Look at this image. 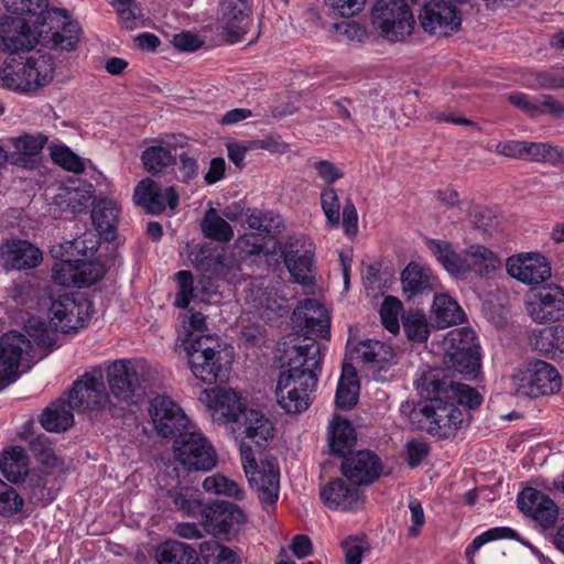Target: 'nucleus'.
<instances>
[{
    "label": "nucleus",
    "mask_w": 564,
    "mask_h": 564,
    "mask_svg": "<svg viewBox=\"0 0 564 564\" xmlns=\"http://www.w3.org/2000/svg\"><path fill=\"white\" fill-rule=\"evenodd\" d=\"M443 371L430 369L414 381L424 404L412 413V421L419 430L442 438L453 437L464 423L459 405L478 408L481 394L474 388L452 380L442 379Z\"/></svg>",
    "instance_id": "f257e3e1"
},
{
    "label": "nucleus",
    "mask_w": 564,
    "mask_h": 564,
    "mask_svg": "<svg viewBox=\"0 0 564 564\" xmlns=\"http://www.w3.org/2000/svg\"><path fill=\"white\" fill-rule=\"evenodd\" d=\"M325 347L319 343L294 346L288 352V368L276 381L275 398L286 413L305 412L313 401Z\"/></svg>",
    "instance_id": "f03ea898"
},
{
    "label": "nucleus",
    "mask_w": 564,
    "mask_h": 564,
    "mask_svg": "<svg viewBox=\"0 0 564 564\" xmlns=\"http://www.w3.org/2000/svg\"><path fill=\"white\" fill-rule=\"evenodd\" d=\"M206 318L199 312L182 315L183 345L192 373L204 383L228 379L232 351L214 335H199Z\"/></svg>",
    "instance_id": "7ed1b4c3"
},
{
    "label": "nucleus",
    "mask_w": 564,
    "mask_h": 564,
    "mask_svg": "<svg viewBox=\"0 0 564 564\" xmlns=\"http://www.w3.org/2000/svg\"><path fill=\"white\" fill-rule=\"evenodd\" d=\"M91 316V304L82 294L70 293L58 296L52 302L46 323L32 315L24 322V330L39 345L50 346L55 333H72L84 327Z\"/></svg>",
    "instance_id": "20e7f679"
},
{
    "label": "nucleus",
    "mask_w": 564,
    "mask_h": 564,
    "mask_svg": "<svg viewBox=\"0 0 564 564\" xmlns=\"http://www.w3.org/2000/svg\"><path fill=\"white\" fill-rule=\"evenodd\" d=\"M425 245L444 270L457 279H467L469 275L490 278L502 264L496 251L480 243H473L462 252L447 240L426 238Z\"/></svg>",
    "instance_id": "39448f33"
},
{
    "label": "nucleus",
    "mask_w": 564,
    "mask_h": 564,
    "mask_svg": "<svg viewBox=\"0 0 564 564\" xmlns=\"http://www.w3.org/2000/svg\"><path fill=\"white\" fill-rule=\"evenodd\" d=\"M7 10L0 22V47L11 54L29 51L41 43L40 11L46 0H2Z\"/></svg>",
    "instance_id": "423d86ee"
},
{
    "label": "nucleus",
    "mask_w": 564,
    "mask_h": 564,
    "mask_svg": "<svg viewBox=\"0 0 564 564\" xmlns=\"http://www.w3.org/2000/svg\"><path fill=\"white\" fill-rule=\"evenodd\" d=\"M112 395L127 403H137L156 376V370L144 360H116L106 367Z\"/></svg>",
    "instance_id": "0eeeda50"
},
{
    "label": "nucleus",
    "mask_w": 564,
    "mask_h": 564,
    "mask_svg": "<svg viewBox=\"0 0 564 564\" xmlns=\"http://www.w3.org/2000/svg\"><path fill=\"white\" fill-rule=\"evenodd\" d=\"M243 471L249 485L254 488L262 502L273 505L279 498L280 469L274 459L257 462L252 448L241 443L239 446Z\"/></svg>",
    "instance_id": "6e6552de"
},
{
    "label": "nucleus",
    "mask_w": 564,
    "mask_h": 564,
    "mask_svg": "<svg viewBox=\"0 0 564 564\" xmlns=\"http://www.w3.org/2000/svg\"><path fill=\"white\" fill-rule=\"evenodd\" d=\"M413 13L404 0H379L372 10V24L390 42L408 39L414 29Z\"/></svg>",
    "instance_id": "1a4fd4ad"
},
{
    "label": "nucleus",
    "mask_w": 564,
    "mask_h": 564,
    "mask_svg": "<svg viewBox=\"0 0 564 564\" xmlns=\"http://www.w3.org/2000/svg\"><path fill=\"white\" fill-rule=\"evenodd\" d=\"M511 380L516 394L530 398L554 393L561 387L558 371L543 360L529 362L518 369Z\"/></svg>",
    "instance_id": "9d476101"
},
{
    "label": "nucleus",
    "mask_w": 564,
    "mask_h": 564,
    "mask_svg": "<svg viewBox=\"0 0 564 564\" xmlns=\"http://www.w3.org/2000/svg\"><path fill=\"white\" fill-rule=\"evenodd\" d=\"M40 11L41 43L56 51H72L79 42V24L70 20L63 10L46 9Z\"/></svg>",
    "instance_id": "9b49d317"
},
{
    "label": "nucleus",
    "mask_w": 564,
    "mask_h": 564,
    "mask_svg": "<svg viewBox=\"0 0 564 564\" xmlns=\"http://www.w3.org/2000/svg\"><path fill=\"white\" fill-rule=\"evenodd\" d=\"M175 460L186 470L207 471L217 464V453L210 442L196 431L182 432L173 446Z\"/></svg>",
    "instance_id": "f8f14e48"
},
{
    "label": "nucleus",
    "mask_w": 564,
    "mask_h": 564,
    "mask_svg": "<svg viewBox=\"0 0 564 564\" xmlns=\"http://www.w3.org/2000/svg\"><path fill=\"white\" fill-rule=\"evenodd\" d=\"M104 376L105 369L98 366L76 380L68 395L69 406L74 410L93 411L106 405L109 395Z\"/></svg>",
    "instance_id": "ddd939ff"
},
{
    "label": "nucleus",
    "mask_w": 564,
    "mask_h": 564,
    "mask_svg": "<svg viewBox=\"0 0 564 564\" xmlns=\"http://www.w3.org/2000/svg\"><path fill=\"white\" fill-rule=\"evenodd\" d=\"M292 322L310 344L317 343L316 338L329 336V316L327 310L316 300L301 301L293 311Z\"/></svg>",
    "instance_id": "4468645a"
},
{
    "label": "nucleus",
    "mask_w": 564,
    "mask_h": 564,
    "mask_svg": "<svg viewBox=\"0 0 564 564\" xmlns=\"http://www.w3.org/2000/svg\"><path fill=\"white\" fill-rule=\"evenodd\" d=\"M245 522L243 511L228 501H214L206 505L203 510L202 525L207 533L216 538H227Z\"/></svg>",
    "instance_id": "2eb2a0df"
},
{
    "label": "nucleus",
    "mask_w": 564,
    "mask_h": 564,
    "mask_svg": "<svg viewBox=\"0 0 564 564\" xmlns=\"http://www.w3.org/2000/svg\"><path fill=\"white\" fill-rule=\"evenodd\" d=\"M419 20L425 32L441 36L451 35L462 24L459 11L448 0L425 3L420 11Z\"/></svg>",
    "instance_id": "dca6fc26"
},
{
    "label": "nucleus",
    "mask_w": 564,
    "mask_h": 564,
    "mask_svg": "<svg viewBox=\"0 0 564 564\" xmlns=\"http://www.w3.org/2000/svg\"><path fill=\"white\" fill-rule=\"evenodd\" d=\"M149 413L155 431L163 437L181 434L191 424L183 409L165 395H158L151 401Z\"/></svg>",
    "instance_id": "f3484780"
},
{
    "label": "nucleus",
    "mask_w": 564,
    "mask_h": 564,
    "mask_svg": "<svg viewBox=\"0 0 564 564\" xmlns=\"http://www.w3.org/2000/svg\"><path fill=\"white\" fill-rule=\"evenodd\" d=\"M314 243L305 237L290 238L282 252L284 263L294 281L311 285L314 280Z\"/></svg>",
    "instance_id": "a211bd4d"
},
{
    "label": "nucleus",
    "mask_w": 564,
    "mask_h": 564,
    "mask_svg": "<svg viewBox=\"0 0 564 564\" xmlns=\"http://www.w3.org/2000/svg\"><path fill=\"white\" fill-rule=\"evenodd\" d=\"M199 401L218 424L238 422L243 410L241 397L231 389H205L199 395Z\"/></svg>",
    "instance_id": "6ab92c4d"
},
{
    "label": "nucleus",
    "mask_w": 564,
    "mask_h": 564,
    "mask_svg": "<svg viewBox=\"0 0 564 564\" xmlns=\"http://www.w3.org/2000/svg\"><path fill=\"white\" fill-rule=\"evenodd\" d=\"M506 269L511 278L524 284H540L551 276V265L539 252L511 256L507 259Z\"/></svg>",
    "instance_id": "aec40b11"
},
{
    "label": "nucleus",
    "mask_w": 564,
    "mask_h": 564,
    "mask_svg": "<svg viewBox=\"0 0 564 564\" xmlns=\"http://www.w3.org/2000/svg\"><path fill=\"white\" fill-rule=\"evenodd\" d=\"M31 349V340L19 332L12 330L0 337V384L17 380L20 362Z\"/></svg>",
    "instance_id": "412c9836"
},
{
    "label": "nucleus",
    "mask_w": 564,
    "mask_h": 564,
    "mask_svg": "<svg viewBox=\"0 0 564 564\" xmlns=\"http://www.w3.org/2000/svg\"><path fill=\"white\" fill-rule=\"evenodd\" d=\"M527 311L541 324L561 319L564 317V289L552 284L535 291L527 302Z\"/></svg>",
    "instance_id": "4be33fe9"
},
{
    "label": "nucleus",
    "mask_w": 564,
    "mask_h": 564,
    "mask_svg": "<svg viewBox=\"0 0 564 564\" xmlns=\"http://www.w3.org/2000/svg\"><path fill=\"white\" fill-rule=\"evenodd\" d=\"M347 348L352 360L362 362L373 373L387 370L394 362L392 347L380 340L366 339L355 344L349 339Z\"/></svg>",
    "instance_id": "5701e85b"
},
{
    "label": "nucleus",
    "mask_w": 564,
    "mask_h": 564,
    "mask_svg": "<svg viewBox=\"0 0 564 564\" xmlns=\"http://www.w3.org/2000/svg\"><path fill=\"white\" fill-rule=\"evenodd\" d=\"M246 303L260 316L271 319L284 311V297L265 279L251 280L246 288Z\"/></svg>",
    "instance_id": "b1692460"
},
{
    "label": "nucleus",
    "mask_w": 564,
    "mask_h": 564,
    "mask_svg": "<svg viewBox=\"0 0 564 564\" xmlns=\"http://www.w3.org/2000/svg\"><path fill=\"white\" fill-rule=\"evenodd\" d=\"M133 200L147 213L160 214L166 208L174 210L178 204V195L173 187L161 188L155 181L147 177L135 186Z\"/></svg>",
    "instance_id": "393cba45"
},
{
    "label": "nucleus",
    "mask_w": 564,
    "mask_h": 564,
    "mask_svg": "<svg viewBox=\"0 0 564 564\" xmlns=\"http://www.w3.org/2000/svg\"><path fill=\"white\" fill-rule=\"evenodd\" d=\"M42 260V251L28 240L11 239L0 245V265L6 271L33 269Z\"/></svg>",
    "instance_id": "a878e982"
},
{
    "label": "nucleus",
    "mask_w": 564,
    "mask_h": 564,
    "mask_svg": "<svg viewBox=\"0 0 564 564\" xmlns=\"http://www.w3.org/2000/svg\"><path fill=\"white\" fill-rule=\"evenodd\" d=\"M45 142L46 138L42 134H22L9 139L4 143L9 164L24 169L34 167Z\"/></svg>",
    "instance_id": "bb28decb"
},
{
    "label": "nucleus",
    "mask_w": 564,
    "mask_h": 564,
    "mask_svg": "<svg viewBox=\"0 0 564 564\" xmlns=\"http://www.w3.org/2000/svg\"><path fill=\"white\" fill-rule=\"evenodd\" d=\"M344 475L356 485L373 482L382 471L379 457L370 451H360L346 457L341 466Z\"/></svg>",
    "instance_id": "cd10ccee"
},
{
    "label": "nucleus",
    "mask_w": 564,
    "mask_h": 564,
    "mask_svg": "<svg viewBox=\"0 0 564 564\" xmlns=\"http://www.w3.org/2000/svg\"><path fill=\"white\" fill-rule=\"evenodd\" d=\"M518 505L521 511L528 513L542 527H550L557 519L558 510L554 501L536 489H523L518 496Z\"/></svg>",
    "instance_id": "c85d7f7f"
},
{
    "label": "nucleus",
    "mask_w": 564,
    "mask_h": 564,
    "mask_svg": "<svg viewBox=\"0 0 564 564\" xmlns=\"http://www.w3.org/2000/svg\"><path fill=\"white\" fill-rule=\"evenodd\" d=\"M325 505L333 509L352 510L362 505V492L358 487L348 486L343 479L330 481L321 491Z\"/></svg>",
    "instance_id": "c756f323"
},
{
    "label": "nucleus",
    "mask_w": 564,
    "mask_h": 564,
    "mask_svg": "<svg viewBox=\"0 0 564 564\" xmlns=\"http://www.w3.org/2000/svg\"><path fill=\"white\" fill-rule=\"evenodd\" d=\"M401 282L403 292L409 299L433 291L437 285V280L431 268L415 261L404 268Z\"/></svg>",
    "instance_id": "7c9ffc66"
},
{
    "label": "nucleus",
    "mask_w": 564,
    "mask_h": 564,
    "mask_svg": "<svg viewBox=\"0 0 564 564\" xmlns=\"http://www.w3.org/2000/svg\"><path fill=\"white\" fill-rule=\"evenodd\" d=\"M530 344L534 350L546 358L564 356V326L557 325L532 330Z\"/></svg>",
    "instance_id": "2f4dec72"
},
{
    "label": "nucleus",
    "mask_w": 564,
    "mask_h": 564,
    "mask_svg": "<svg viewBox=\"0 0 564 564\" xmlns=\"http://www.w3.org/2000/svg\"><path fill=\"white\" fill-rule=\"evenodd\" d=\"M0 79L8 89L23 94L34 93L25 58L8 57L0 69Z\"/></svg>",
    "instance_id": "473e14b6"
},
{
    "label": "nucleus",
    "mask_w": 564,
    "mask_h": 564,
    "mask_svg": "<svg viewBox=\"0 0 564 564\" xmlns=\"http://www.w3.org/2000/svg\"><path fill=\"white\" fill-rule=\"evenodd\" d=\"M173 138L155 139L142 152L141 161L149 173L160 174L175 164V154L171 143Z\"/></svg>",
    "instance_id": "72a5a7b5"
},
{
    "label": "nucleus",
    "mask_w": 564,
    "mask_h": 564,
    "mask_svg": "<svg viewBox=\"0 0 564 564\" xmlns=\"http://www.w3.org/2000/svg\"><path fill=\"white\" fill-rule=\"evenodd\" d=\"M359 388L355 367L349 364H344L335 395L336 406L347 411L356 405L359 397Z\"/></svg>",
    "instance_id": "f704fd0d"
},
{
    "label": "nucleus",
    "mask_w": 564,
    "mask_h": 564,
    "mask_svg": "<svg viewBox=\"0 0 564 564\" xmlns=\"http://www.w3.org/2000/svg\"><path fill=\"white\" fill-rule=\"evenodd\" d=\"M25 59L34 93L52 83L55 63L50 54L36 51Z\"/></svg>",
    "instance_id": "c9c22d12"
},
{
    "label": "nucleus",
    "mask_w": 564,
    "mask_h": 564,
    "mask_svg": "<svg viewBox=\"0 0 564 564\" xmlns=\"http://www.w3.org/2000/svg\"><path fill=\"white\" fill-rule=\"evenodd\" d=\"M98 240L94 234H85L73 240L53 246L51 254L54 258L70 256L73 258L90 260V257L97 251Z\"/></svg>",
    "instance_id": "e433bc0d"
},
{
    "label": "nucleus",
    "mask_w": 564,
    "mask_h": 564,
    "mask_svg": "<svg viewBox=\"0 0 564 564\" xmlns=\"http://www.w3.org/2000/svg\"><path fill=\"white\" fill-rule=\"evenodd\" d=\"M0 471L10 481L18 482L29 473V458L20 446L6 449L0 458Z\"/></svg>",
    "instance_id": "4c0bfd02"
},
{
    "label": "nucleus",
    "mask_w": 564,
    "mask_h": 564,
    "mask_svg": "<svg viewBox=\"0 0 564 564\" xmlns=\"http://www.w3.org/2000/svg\"><path fill=\"white\" fill-rule=\"evenodd\" d=\"M159 564H197L198 554L191 545L169 540L156 550Z\"/></svg>",
    "instance_id": "58836bf2"
},
{
    "label": "nucleus",
    "mask_w": 564,
    "mask_h": 564,
    "mask_svg": "<svg viewBox=\"0 0 564 564\" xmlns=\"http://www.w3.org/2000/svg\"><path fill=\"white\" fill-rule=\"evenodd\" d=\"M356 443V432L350 422L338 416L328 426V444L334 454L344 455Z\"/></svg>",
    "instance_id": "ea45409f"
},
{
    "label": "nucleus",
    "mask_w": 564,
    "mask_h": 564,
    "mask_svg": "<svg viewBox=\"0 0 564 564\" xmlns=\"http://www.w3.org/2000/svg\"><path fill=\"white\" fill-rule=\"evenodd\" d=\"M245 434L257 444L273 438L274 427L270 419L258 410H242Z\"/></svg>",
    "instance_id": "a19ab883"
},
{
    "label": "nucleus",
    "mask_w": 564,
    "mask_h": 564,
    "mask_svg": "<svg viewBox=\"0 0 564 564\" xmlns=\"http://www.w3.org/2000/svg\"><path fill=\"white\" fill-rule=\"evenodd\" d=\"M433 314L437 326L441 328L460 323L465 317L458 303L447 294L435 295Z\"/></svg>",
    "instance_id": "79ce46f5"
},
{
    "label": "nucleus",
    "mask_w": 564,
    "mask_h": 564,
    "mask_svg": "<svg viewBox=\"0 0 564 564\" xmlns=\"http://www.w3.org/2000/svg\"><path fill=\"white\" fill-rule=\"evenodd\" d=\"M202 487L209 495L225 496L236 500H243L246 495L239 482L220 473L207 476L203 480Z\"/></svg>",
    "instance_id": "37998d69"
},
{
    "label": "nucleus",
    "mask_w": 564,
    "mask_h": 564,
    "mask_svg": "<svg viewBox=\"0 0 564 564\" xmlns=\"http://www.w3.org/2000/svg\"><path fill=\"white\" fill-rule=\"evenodd\" d=\"M69 403H52L41 415V424L48 432H61L70 427L74 423V415Z\"/></svg>",
    "instance_id": "c03bdc74"
},
{
    "label": "nucleus",
    "mask_w": 564,
    "mask_h": 564,
    "mask_svg": "<svg viewBox=\"0 0 564 564\" xmlns=\"http://www.w3.org/2000/svg\"><path fill=\"white\" fill-rule=\"evenodd\" d=\"M445 360L449 368L471 378L480 370V349L468 351L449 350V354H445Z\"/></svg>",
    "instance_id": "a18cd8bd"
},
{
    "label": "nucleus",
    "mask_w": 564,
    "mask_h": 564,
    "mask_svg": "<svg viewBox=\"0 0 564 564\" xmlns=\"http://www.w3.org/2000/svg\"><path fill=\"white\" fill-rule=\"evenodd\" d=\"M171 497L175 508L187 517H203L205 505L200 498V494L193 487H182L175 489Z\"/></svg>",
    "instance_id": "49530a36"
},
{
    "label": "nucleus",
    "mask_w": 564,
    "mask_h": 564,
    "mask_svg": "<svg viewBox=\"0 0 564 564\" xmlns=\"http://www.w3.org/2000/svg\"><path fill=\"white\" fill-rule=\"evenodd\" d=\"M200 228L205 237L219 242H228L234 236L231 226L215 208H209L205 213Z\"/></svg>",
    "instance_id": "de8ad7c7"
},
{
    "label": "nucleus",
    "mask_w": 564,
    "mask_h": 564,
    "mask_svg": "<svg viewBox=\"0 0 564 564\" xmlns=\"http://www.w3.org/2000/svg\"><path fill=\"white\" fill-rule=\"evenodd\" d=\"M94 196L91 184L82 183L76 187H65L58 194V205H66L72 213H79L87 207Z\"/></svg>",
    "instance_id": "09e8293b"
},
{
    "label": "nucleus",
    "mask_w": 564,
    "mask_h": 564,
    "mask_svg": "<svg viewBox=\"0 0 564 564\" xmlns=\"http://www.w3.org/2000/svg\"><path fill=\"white\" fill-rule=\"evenodd\" d=\"M119 215V208L115 200L105 199L95 206L91 212L93 224L100 234H112Z\"/></svg>",
    "instance_id": "8fccbe9b"
},
{
    "label": "nucleus",
    "mask_w": 564,
    "mask_h": 564,
    "mask_svg": "<svg viewBox=\"0 0 564 564\" xmlns=\"http://www.w3.org/2000/svg\"><path fill=\"white\" fill-rule=\"evenodd\" d=\"M251 19L240 8L232 7L223 17V29L230 42L239 41L249 30Z\"/></svg>",
    "instance_id": "3c124183"
},
{
    "label": "nucleus",
    "mask_w": 564,
    "mask_h": 564,
    "mask_svg": "<svg viewBox=\"0 0 564 564\" xmlns=\"http://www.w3.org/2000/svg\"><path fill=\"white\" fill-rule=\"evenodd\" d=\"M445 354L449 350L468 351L480 349L475 332L469 327L455 328L448 332L443 340Z\"/></svg>",
    "instance_id": "603ef678"
},
{
    "label": "nucleus",
    "mask_w": 564,
    "mask_h": 564,
    "mask_svg": "<svg viewBox=\"0 0 564 564\" xmlns=\"http://www.w3.org/2000/svg\"><path fill=\"white\" fill-rule=\"evenodd\" d=\"M402 323L408 338L412 341H426L430 335V324L425 314L419 310H411L403 314Z\"/></svg>",
    "instance_id": "864d4df0"
},
{
    "label": "nucleus",
    "mask_w": 564,
    "mask_h": 564,
    "mask_svg": "<svg viewBox=\"0 0 564 564\" xmlns=\"http://www.w3.org/2000/svg\"><path fill=\"white\" fill-rule=\"evenodd\" d=\"M200 556L205 564H240V556L228 546L215 542L200 544Z\"/></svg>",
    "instance_id": "5fc2aeb1"
},
{
    "label": "nucleus",
    "mask_w": 564,
    "mask_h": 564,
    "mask_svg": "<svg viewBox=\"0 0 564 564\" xmlns=\"http://www.w3.org/2000/svg\"><path fill=\"white\" fill-rule=\"evenodd\" d=\"M516 535V531L508 527H496L480 533L465 550L468 564H475L474 556L485 544L502 539H514Z\"/></svg>",
    "instance_id": "6e6d98bb"
},
{
    "label": "nucleus",
    "mask_w": 564,
    "mask_h": 564,
    "mask_svg": "<svg viewBox=\"0 0 564 564\" xmlns=\"http://www.w3.org/2000/svg\"><path fill=\"white\" fill-rule=\"evenodd\" d=\"M77 288L89 286L99 280L105 274V265L98 260H86L77 258Z\"/></svg>",
    "instance_id": "4d7b16f0"
},
{
    "label": "nucleus",
    "mask_w": 564,
    "mask_h": 564,
    "mask_svg": "<svg viewBox=\"0 0 564 564\" xmlns=\"http://www.w3.org/2000/svg\"><path fill=\"white\" fill-rule=\"evenodd\" d=\"M227 153L230 161L237 166L242 167L246 154L253 149H263L271 152L278 150L276 147L271 145L268 141H235L227 143Z\"/></svg>",
    "instance_id": "13d9d810"
},
{
    "label": "nucleus",
    "mask_w": 564,
    "mask_h": 564,
    "mask_svg": "<svg viewBox=\"0 0 564 564\" xmlns=\"http://www.w3.org/2000/svg\"><path fill=\"white\" fill-rule=\"evenodd\" d=\"M51 158L54 163L69 172L82 173L85 170L86 161L66 145L58 144L52 147Z\"/></svg>",
    "instance_id": "bf43d9fd"
},
{
    "label": "nucleus",
    "mask_w": 564,
    "mask_h": 564,
    "mask_svg": "<svg viewBox=\"0 0 564 564\" xmlns=\"http://www.w3.org/2000/svg\"><path fill=\"white\" fill-rule=\"evenodd\" d=\"M58 259L59 261L54 264L52 270L54 282L66 288L77 286V258L65 256Z\"/></svg>",
    "instance_id": "052dcab7"
},
{
    "label": "nucleus",
    "mask_w": 564,
    "mask_h": 564,
    "mask_svg": "<svg viewBox=\"0 0 564 564\" xmlns=\"http://www.w3.org/2000/svg\"><path fill=\"white\" fill-rule=\"evenodd\" d=\"M402 312V303L395 297L388 296L382 302L380 317L382 325L391 334L395 335L400 330L399 316Z\"/></svg>",
    "instance_id": "680f3d73"
},
{
    "label": "nucleus",
    "mask_w": 564,
    "mask_h": 564,
    "mask_svg": "<svg viewBox=\"0 0 564 564\" xmlns=\"http://www.w3.org/2000/svg\"><path fill=\"white\" fill-rule=\"evenodd\" d=\"M321 205L327 223L336 227L340 221V205L337 192L333 187H326L321 193Z\"/></svg>",
    "instance_id": "e2e57ef3"
},
{
    "label": "nucleus",
    "mask_w": 564,
    "mask_h": 564,
    "mask_svg": "<svg viewBox=\"0 0 564 564\" xmlns=\"http://www.w3.org/2000/svg\"><path fill=\"white\" fill-rule=\"evenodd\" d=\"M177 283V294L175 299V306L185 308L189 305L191 301L194 300V278L189 271H178L175 274Z\"/></svg>",
    "instance_id": "0e129e2a"
},
{
    "label": "nucleus",
    "mask_w": 564,
    "mask_h": 564,
    "mask_svg": "<svg viewBox=\"0 0 564 564\" xmlns=\"http://www.w3.org/2000/svg\"><path fill=\"white\" fill-rule=\"evenodd\" d=\"M121 24L126 29L134 30L141 25V11L134 0H124L113 3Z\"/></svg>",
    "instance_id": "69168bd1"
},
{
    "label": "nucleus",
    "mask_w": 564,
    "mask_h": 564,
    "mask_svg": "<svg viewBox=\"0 0 564 564\" xmlns=\"http://www.w3.org/2000/svg\"><path fill=\"white\" fill-rule=\"evenodd\" d=\"M346 564H361L368 543L362 535L348 536L341 542Z\"/></svg>",
    "instance_id": "338daca9"
},
{
    "label": "nucleus",
    "mask_w": 564,
    "mask_h": 564,
    "mask_svg": "<svg viewBox=\"0 0 564 564\" xmlns=\"http://www.w3.org/2000/svg\"><path fill=\"white\" fill-rule=\"evenodd\" d=\"M23 499L9 485L0 479V512L13 514L22 510Z\"/></svg>",
    "instance_id": "774afa93"
}]
</instances>
